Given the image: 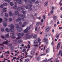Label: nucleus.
<instances>
[{"label":"nucleus","mask_w":62,"mask_h":62,"mask_svg":"<svg viewBox=\"0 0 62 62\" xmlns=\"http://www.w3.org/2000/svg\"><path fill=\"white\" fill-rule=\"evenodd\" d=\"M15 14L14 13H13L12 14V12H11V11H10L9 12V16L11 17L12 16L13 17H15L16 15H18V16H20V17H22L23 18H24V17H25V15H22L20 14L19 15V12L17 11H15Z\"/></svg>","instance_id":"f257e3e1"},{"label":"nucleus","mask_w":62,"mask_h":62,"mask_svg":"<svg viewBox=\"0 0 62 62\" xmlns=\"http://www.w3.org/2000/svg\"><path fill=\"white\" fill-rule=\"evenodd\" d=\"M8 27H10L11 29H8V28H6L5 29V30L6 31L8 32L9 31H10L11 32H14V26L12 24H10L8 25Z\"/></svg>","instance_id":"f03ea898"},{"label":"nucleus","mask_w":62,"mask_h":62,"mask_svg":"<svg viewBox=\"0 0 62 62\" xmlns=\"http://www.w3.org/2000/svg\"><path fill=\"white\" fill-rule=\"evenodd\" d=\"M16 28L17 30L19 31V32H21L22 30H23V29L22 28L19 27V25L17 24H16Z\"/></svg>","instance_id":"7ed1b4c3"},{"label":"nucleus","mask_w":62,"mask_h":62,"mask_svg":"<svg viewBox=\"0 0 62 62\" xmlns=\"http://www.w3.org/2000/svg\"><path fill=\"white\" fill-rule=\"evenodd\" d=\"M39 42V38L38 39V40H35L34 41V46H35V47H38V43Z\"/></svg>","instance_id":"20e7f679"},{"label":"nucleus","mask_w":62,"mask_h":62,"mask_svg":"<svg viewBox=\"0 0 62 62\" xmlns=\"http://www.w3.org/2000/svg\"><path fill=\"white\" fill-rule=\"evenodd\" d=\"M24 19L23 18H21L19 17L18 19H16V21L17 22H19V21H24Z\"/></svg>","instance_id":"39448f33"},{"label":"nucleus","mask_w":62,"mask_h":62,"mask_svg":"<svg viewBox=\"0 0 62 62\" xmlns=\"http://www.w3.org/2000/svg\"><path fill=\"white\" fill-rule=\"evenodd\" d=\"M14 1H16L17 2V3L19 4H22V1L21 0H13Z\"/></svg>","instance_id":"423d86ee"},{"label":"nucleus","mask_w":62,"mask_h":62,"mask_svg":"<svg viewBox=\"0 0 62 62\" xmlns=\"http://www.w3.org/2000/svg\"><path fill=\"white\" fill-rule=\"evenodd\" d=\"M43 41H46V44H47L48 43V39L44 38L43 39Z\"/></svg>","instance_id":"0eeeda50"},{"label":"nucleus","mask_w":62,"mask_h":62,"mask_svg":"<svg viewBox=\"0 0 62 62\" xmlns=\"http://www.w3.org/2000/svg\"><path fill=\"white\" fill-rule=\"evenodd\" d=\"M7 22L5 21H4L3 22V26H7Z\"/></svg>","instance_id":"6e6552de"},{"label":"nucleus","mask_w":62,"mask_h":62,"mask_svg":"<svg viewBox=\"0 0 62 62\" xmlns=\"http://www.w3.org/2000/svg\"><path fill=\"white\" fill-rule=\"evenodd\" d=\"M61 44V42H59L58 44L57 45V49H59V48H60V45Z\"/></svg>","instance_id":"1a4fd4ad"},{"label":"nucleus","mask_w":62,"mask_h":62,"mask_svg":"<svg viewBox=\"0 0 62 62\" xmlns=\"http://www.w3.org/2000/svg\"><path fill=\"white\" fill-rule=\"evenodd\" d=\"M45 29L46 30V32H48L50 30V28L49 27H45Z\"/></svg>","instance_id":"9d476101"},{"label":"nucleus","mask_w":62,"mask_h":62,"mask_svg":"<svg viewBox=\"0 0 62 62\" xmlns=\"http://www.w3.org/2000/svg\"><path fill=\"white\" fill-rule=\"evenodd\" d=\"M52 58H51L49 59L48 60H47V58L45 59V60H43V62H47V61H51V59H52Z\"/></svg>","instance_id":"9b49d317"},{"label":"nucleus","mask_w":62,"mask_h":62,"mask_svg":"<svg viewBox=\"0 0 62 62\" xmlns=\"http://www.w3.org/2000/svg\"><path fill=\"white\" fill-rule=\"evenodd\" d=\"M7 8H3V11L5 12H7Z\"/></svg>","instance_id":"f8f14e48"},{"label":"nucleus","mask_w":62,"mask_h":62,"mask_svg":"<svg viewBox=\"0 0 62 62\" xmlns=\"http://www.w3.org/2000/svg\"><path fill=\"white\" fill-rule=\"evenodd\" d=\"M28 1L29 3H30V4H32V2H35V0H32V1H30V0H29Z\"/></svg>","instance_id":"ddd939ff"},{"label":"nucleus","mask_w":62,"mask_h":62,"mask_svg":"<svg viewBox=\"0 0 62 62\" xmlns=\"http://www.w3.org/2000/svg\"><path fill=\"white\" fill-rule=\"evenodd\" d=\"M48 3V2L46 1L45 2L44 4V7H46Z\"/></svg>","instance_id":"4468645a"},{"label":"nucleus","mask_w":62,"mask_h":62,"mask_svg":"<svg viewBox=\"0 0 62 62\" xmlns=\"http://www.w3.org/2000/svg\"><path fill=\"white\" fill-rule=\"evenodd\" d=\"M30 54H31V55H33L35 54V52L34 51H32L30 52Z\"/></svg>","instance_id":"2eb2a0df"},{"label":"nucleus","mask_w":62,"mask_h":62,"mask_svg":"<svg viewBox=\"0 0 62 62\" xmlns=\"http://www.w3.org/2000/svg\"><path fill=\"white\" fill-rule=\"evenodd\" d=\"M53 18L54 20H55V19H56L57 17H56V16H55V15H53Z\"/></svg>","instance_id":"dca6fc26"},{"label":"nucleus","mask_w":62,"mask_h":62,"mask_svg":"<svg viewBox=\"0 0 62 62\" xmlns=\"http://www.w3.org/2000/svg\"><path fill=\"white\" fill-rule=\"evenodd\" d=\"M24 32L25 33H27L28 32V31L26 29L24 31Z\"/></svg>","instance_id":"f3484780"},{"label":"nucleus","mask_w":62,"mask_h":62,"mask_svg":"<svg viewBox=\"0 0 62 62\" xmlns=\"http://www.w3.org/2000/svg\"><path fill=\"white\" fill-rule=\"evenodd\" d=\"M26 38L27 39H28L29 38H30V36L28 35H26Z\"/></svg>","instance_id":"a211bd4d"},{"label":"nucleus","mask_w":62,"mask_h":62,"mask_svg":"<svg viewBox=\"0 0 62 62\" xmlns=\"http://www.w3.org/2000/svg\"><path fill=\"white\" fill-rule=\"evenodd\" d=\"M29 60L28 59H26L24 60V62H28Z\"/></svg>","instance_id":"6ab92c4d"},{"label":"nucleus","mask_w":62,"mask_h":62,"mask_svg":"<svg viewBox=\"0 0 62 62\" xmlns=\"http://www.w3.org/2000/svg\"><path fill=\"white\" fill-rule=\"evenodd\" d=\"M3 44H8V40L6 41H5L3 43Z\"/></svg>","instance_id":"aec40b11"},{"label":"nucleus","mask_w":62,"mask_h":62,"mask_svg":"<svg viewBox=\"0 0 62 62\" xmlns=\"http://www.w3.org/2000/svg\"><path fill=\"white\" fill-rule=\"evenodd\" d=\"M17 36L19 37H21V33H18L17 34Z\"/></svg>","instance_id":"412c9836"},{"label":"nucleus","mask_w":62,"mask_h":62,"mask_svg":"<svg viewBox=\"0 0 62 62\" xmlns=\"http://www.w3.org/2000/svg\"><path fill=\"white\" fill-rule=\"evenodd\" d=\"M41 39H40L39 38V45H40V44H41Z\"/></svg>","instance_id":"4be33fe9"},{"label":"nucleus","mask_w":62,"mask_h":62,"mask_svg":"<svg viewBox=\"0 0 62 62\" xmlns=\"http://www.w3.org/2000/svg\"><path fill=\"white\" fill-rule=\"evenodd\" d=\"M49 52H50V49H49V48H47V49L46 51V53H49Z\"/></svg>","instance_id":"5701e85b"},{"label":"nucleus","mask_w":62,"mask_h":62,"mask_svg":"<svg viewBox=\"0 0 62 62\" xmlns=\"http://www.w3.org/2000/svg\"><path fill=\"white\" fill-rule=\"evenodd\" d=\"M10 5L11 6H12L14 5V4H13V2H10Z\"/></svg>","instance_id":"b1692460"},{"label":"nucleus","mask_w":62,"mask_h":62,"mask_svg":"<svg viewBox=\"0 0 62 62\" xmlns=\"http://www.w3.org/2000/svg\"><path fill=\"white\" fill-rule=\"evenodd\" d=\"M8 20L9 22H11L12 21V19L11 18H9Z\"/></svg>","instance_id":"393cba45"},{"label":"nucleus","mask_w":62,"mask_h":62,"mask_svg":"<svg viewBox=\"0 0 62 62\" xmlns=\"http://www.w3.org/2000/svg\"><path fill=\"white\" fill-rule=\"evenodd\" d=\"M50 36H51V34H47L46 35V37L47 38H48V37H49Z\"/></svg>","instance_id":"a878e982"},{"label":"nucleus","mask_w":62,"mask_h":62,"mask_svg":"<svg viewBox=\"0 0 62 62\" xmlns=\"http://www.w3.org/2000/svg\"><path fill=\"white\" fill-rule=\"evenodd\" d=\"M5 16L6 17H8V14L7 13H5Z\"/></svg>","instance_id":"bb28decb"},{"label":"nucleus","mask_w":62,"mask_h":62,"mask_svg":"<svg viewBox=\"0 0 62 62\" xmlns=\"http://www.w3.org/2000/svg\"><path fill=\"white\" fill-rule=\"evenodd\" d=\"M5 1H6V2H7L8 3H9V2H10V0H4Z\"/></svg>","instance_id":"cd10ccee"},{"label":"nucleus","mask_w":62,"mask_h":62,"mask_svg":"<svg viewBox=\"0 0 62 62\" xmlns=\"http://www.w3.org/2000/svg\"><path fill=\"white\" fill-rule=\"evenodd\" d=\"M15 7H17V4L16 2H15Z\"/></svg>","instance_id":"c85d7f7f"},{"label":"nucleus","mask_w":62,"mask_h":62,"mask_svg":"<svg viewBox=\"0 0 62 62\" xmlns=\"http://www.w3.org/2000/svg\"><path fill=\"white\" fill-rule=\"evenodd\" d=\"M6 37L7 38H9V36L8 34H7L6 35Z\"/></svg>","instance_id":"c756f323"},{"label":"nucleus","mask_w":62,"mask_h":62,"mask_svg":"<svg viewBox=\"0 0 62 62\" xmlns=\"http://www.w3.org/2000/svg\"><path fill=\"white\" fill-rule=\"evenodd\" d=\"M20 33L21 37H22V36L24 35V33Z\"/></svg>","instance_id":"7c9ffc66"},{"label":"nucleus","mask_w":62,"mask_h":62,"mask_svg":"<svg viewBox=\"0 0 62 62\" xmlns=\"http://www.w3.org/2000/svg\"><path fill=\"white\" fill-rule=\"evenodd\" d=\"M4 20L5 21H5L6 22V21H8V19H7V18H5V17L4 18Z\"/></svg>","instance_id":"2f4dec72"},{"label":"nucleus","mask_w":62,"mask_h":62,"mask_svg":"<svg viewBox=\"0 0 62 62\" xmlns=\"http://www.w3.org/2000/svg\"><path fill=\"white\" fill-rule=\"evenodd\" d=\"M7 53L8 54H10V53L9 52V50H8L7 52H5V54H7Z\"/></svg>","instance_id":"473e14b6"},{"label":"nucleus","mask_w":62,"mask_h":62,"mask_svg":"<svg viewBox=\"0 0 62 62\" xmlns=\"http://www.w3.org/2000/svg\"><path fill=\"white\" fill-rule=\"evenodd\" d=\"M18 42L19 43H22V41L21 40H19L18 41Z\"/></svg>","instance_id":"72a5a7b5"},{"label":"nucleus","mask_w":62,"mask_h":62,"mask_svg":"<svg viewBox=\"0 0 62 62\" xmlns=\"http://www.w3.org/2000/svg\"><path fill=\"white\" fill-rule=\"evenodd\" d=\"M20 9V8L19 7H17V10H18V11H19Z\"/></svg>","instance_id":"f704fd0d"},{"label":"nucleus","mask_w":62,"mask_h":62,"mask_svg":"<svg viewBox=\"0 0 62 62\" xmlns=\"http://www.w3.org/2000/svg\"><path fill=\"white\" fill-rule=\"evenodd\" d=\"M30 27H27L26 29L28 30H28H30Z\"/></svg>","instance_id":"c9c22d12"},{"label":"nucleus","mask_w":62,"mask_h":62,"mask_svg":"<svg viewBox=\"0 0 62 62\" xmlns=\"http://www.w3.org/2000/svg\"><path fill=\"white\" fill-rule=\"evenodd\" d=\"M3 5L4 6H7V4L6 3H3Z\"/></svg>","instance_id":"e433bc0d"},{"label":"nucleus","mask_w":62,"mask_h":62,"mask_svg":"<svg viewBox=\"0 0 62 62\" xmlns=\"http://www.w3.org/2000/svg\"><path fill=\"white\" fill-rule=\"evenodd\" d=\"M50 13H51L52 14H53L54 13V11L52 10L51 11H50Z\"/></svg>","instance_id":"4c0bfd02"},{"label":"nucleus","mask_w":62,"mask_h":62,"mask_svg":"<svg viewBox=\"0 0 62 62\" xmlns=\"http://www.w3.org/2000/svg\"><path fill=\"white\" fill-rule=\"evenodd\" d=\"M3 21V20L2 19L0 18V23H2Z\"/></svg>","instance_id":"58836bf2"},{"label":"nucleus","mask_w":62,"mask_h":62,"mask_svg":"<svg viewBox=\"0 0 62 62\" xmlns=\"http://www.w3.org/2000/svg\"><path fill=\"white\" fill-rule=\"evenodd\" d=\"M28 6H29V7H30V8H31V7H32V5H28ZM30 9V10H31V9Z\"/></svg>","instance_id":"ea45409f"},{"label":"nucleus","mask_w":62,"mask_h":62,"mask_svg":"<svg viewBox=\"0 0 62 62\" xmlns=\"http://www.w3.org/2000/svg\"><path fill=\"white\" fill-rule=\"evenodd\" d=\"M12 39H16V37L15 36H12L11 37Z\"/></svg>","instance_id":"a19ab883"},{"label":"nucleus","mask_w":62,"mask_h":62,"mask_svg":"<svg viewBox=\"0 0 62 62\" xmlns=\"http://www.w3.org/2000/svg\"><path fill=\"white\" fill-rule=\"evenodd\" d=\"M25 25L24 24H23L21 26L22 27H25Z\"/></svg>","instance_id":"79ce46f5"},{"label":"nucleus","mask_w":62,"mask_h":62,"mask_svg":"<svg viewBox=\"0 0 62 62\" xmlns=\"http://www.w3.org/2000/svg\"><path fill=\"white\" fill-rule=\"evenodd\" d=\"M1 31H4V29L3 28H1Z\"/></svg>","instance_id":"37998d69"},{"label":"nucleus","mask_w":62,"mask_h":62,"mask_svg":"<svg viewBox=\"0 0 62 62\" xmlns=\"http://www.w3.org/2000/svg\"><path fill=\"white\" fill-rule=\"evenodd\" d=\"M22 13H23V14H24V13H25L26 12L25 11H22Z\"/></svg>","instance_id":"c03bdc74"},{"label":"nucleus","mask_w":62,"mask_h":62,"mask_svg":"<svg viewBox=\"0 0 62 62\" xmlns=\"http://www.w3.org/2000/svg\"><path fill=\"white\" fill-rule=\"evenodd\" d=\"M37 35H35L33 36V38L34 39H35V38H37Z\"/></svg>","instance_id":"a18cd8bd"},{"label":"nucleus","mask_w":62,"mask_h":62,"mask_svg":"<svg viewBox=\"0 0 62 62\" xmlns=\"http://www.w3.org/2000/svg\"><path fill=\"white\" fill-rule=\"evenodd\" d=\"M46 54L45 53H43L40 55L41 56H42V55H45Z\"/></svg>","instance_id":"49530a36"},{"label":"nucleus","mask_w":62,"mask_h":62,"mask_svg":"<svg viewBox=\"0 0 62 62\" xmlns=\"http://www.w3.org/2000/svg\"><path fill=\"white\" fill-rule=\"evenodd\" d=\"M27 45L28 47H27V48H29V49H30V45Z\"/></svg>","instance_id":"de8ad7c7"},{"label":"nucleus","mask_w":62,"mask_h":62,"mask_svg":"<svg viewBox=\"0 0 62 62\" xmlns=\"http://www.w3.org/2000/svg\"><path fill=\"white\" fill-rule=\"evenodd\" d=\"M56 37L57 39H58V38H59V35H56Z\"/></svg>","instance_id":"09e8293b"},{"label":"nucleus","mask_w":62,"mask_h":62,"mask_svg":"<svg viewBox=\"0 0 62 62\" xmlns=\"http://www.w3.org/2000/svg\"><path fill=\"white\" fill-rule=\"evenodd\" d=\"M33 36V35H32L30 36V38H32Z\"/></svg>","instance_id":"8fccbe9b"},{"label":"nucleus","mask_w":62,"mask_h":62,"mask_svg":"<svg viewBox=\"0 0 62 62\" xmlns=\"http://www.w3.org/2000/svg\"><path fill=\"white\" fill-rule=\"evenodd\" d=\"M27 23L25 22H24L23 23V24H24V25H26V24H27Z\"/></svg>","instance_id":"3c124183"},{"label":"nucleus","mask_w":62,"mask_h":62,"mask_svg":"<svg viewBox=\"0 0 62 62\" xmlns=\"http://www.w3.org/2000/svg\"><path fill=\"white\" fill-rule=\"evenodd\" d=\"M1 37L2 38H3V39H5V37L4 36H1Z\"/></svg>","instance_id":"603ef678"},{"label":"nucleus","mask_w":62,"mask_h":62,"mask_svg":"<svg viewBox=\"0 0 62 62\" xmlns=\"http://www.w3.org/2000/svg\"><path fill=\"white\" fill-rule=\"evenodd\" d=\"M61 53H62V51L61 50L59 51V54H60Z\"/></svg>","instance_id":"864d4df0"},{"label":"nucleus","mask_w":62,"mask_h":62,"mask_svg":"<svg viewBox=\"0 0 62 62\" xmlns=\"http://www.w3.org/2000/svg\"><path fill=\"white\" fill-rule=\"evenodd\" d=\"M4 49V48L2 47H0V49L1 50H3Z\"/></svg>","instance_id":"5fc2aeb1"},{"label":"nucleus","mask_w":62,"mask_h":62,"mask_svg":"<svg viewBox=\"0 0 62 62\" xmlns=\"http://www.w3.org/2000/svg\"><path fill=\"white\" fill-rule=\"evenodd\" d=\"M26 50V49H23V50L22 51V52H24V51H25Z\"/></svg>","instance_id":"6e6d98bb"},{"label":"nucleus","mask_w":62,"mask_h":62,"mask_svg":"<svg viewBox=\"0 0 62 62\" xmlns=\"http://www.w3.org/2000/svg\"><path fill=\"white\" fill-rule=\"evenodd\" d=\"M60 23H59V21H58V22H57V25L59 24Z\"/></svg>","instance_id":"4d7b16f0"},{"label":"nucleus","mask_w":62,"mask_h":62,"mask_svg":"<svg viewBox=\"0 0 62 62\" xmlns=\"http://www.w3.org/2000/svg\"><path fill=\"white\" fill-rule=\"evenodd\" d=\"M0 7H1V8H3L4 7V6L3 5H1L0 6Z\"/></svg>","instance_id":"13d9d810"},{"label":"nucleus","mask_w":62,"mask_h":62,"mask_svg":"<svg viewBox=\"0 0 62 62\" xmlns=\"http://www.w3.org/2000/svg\"><path fill=\"white\" fill-rule=\"evenodd\" d=\"M45 47H46V46H44V49H43L44 50H45Z\"/></svg>","instance_id":"bf43d9fd"},{"label":"nucleus","mask_w":62,"mask_h":62,"mask_svg":"<svg viewBox=\"0 0 62 62\" xmlns=\"http://www.w3.org/2000/svg\"><path fill=\"white\" fill-rule=\"evenodd\" d=\"M54 7H52V10H53L54 9Z\"/></svg>","instance_id":"052dcab7"},{"label":"nucleus","mask_w":62,"mask_h":62,"mask_svg":"<svg viewBox=\"0 0 62 62\" xmlns=\"http://www.w3.org/2000/svg\"><path fill=\"white\" fill-rule=\"evenodd\" d=\"M43 46H44V45L43 44L42 45V46H41L39 47V48H40L41 47H43Z\"/></svg>","instance_id":"680f3d73"},{"label":"nucleus","mask_w":62,"mask_h":62,"mask_svg":"<svg viewBox=\"0 0 62 62\" xmlns=\"http://www.w3.org/2000/svg\"><path fill=\"white\" fill-rule=\"evenodd\" d=\"M14 43H17V41H14Z\"/></svg>","instance_id":"e2e57ef3"},{"label":"nucleus","mask_w":62,"mask_h":62,"mask_svg":"<svg viewBox=\"0 0 62 62\" xmlns=\"http://www.w3.org/2000/svg\"><path fill=\"white\" fill-rule=\"evenodd\" d=\"M56 24H54V27H56Z\"/></svg>","instance_id":"0e129e2a"},{"label":"nucleus","mask_w":62,"mask_h":62,"mask_svg":"<svg viewBox=\"0 0 62 62\" xmlns=\"http://www.w3.org/2000/svg\"><path fill=\"white\" fill-rule=\"evenodd\" d=\"M19 24L20 25H21V24H22V23L21 22H19Z\"/></svg>","instance_id":"69168bd1"},{"label":"nucleus","mask_w":62,"mask_h":62,"mask_svg":"<svg viewBox=\"0 0 62 62\" xmlns=\"http://www.w3.org/2000/svg\"><path fill=\"white\" fill-rule=\"evenodd\" d=\"M43 18L44 19H45V16H43Z\"/></svg>","instance_id":"338daca9"},{"label":"nucleus","mask_w":62,"mask_h":62,"mask_svg":"<svg viewBox=\"0 0 62 62\" xmlns=\"http://www.w3.org/2000/svg\"><path fill=\"white\" fill-rule=\"evenodd\" d=\"M51 45H54V42L53 41H52V42Z\"/></svg>","instance_id":"774afa93"}]
</instances>
